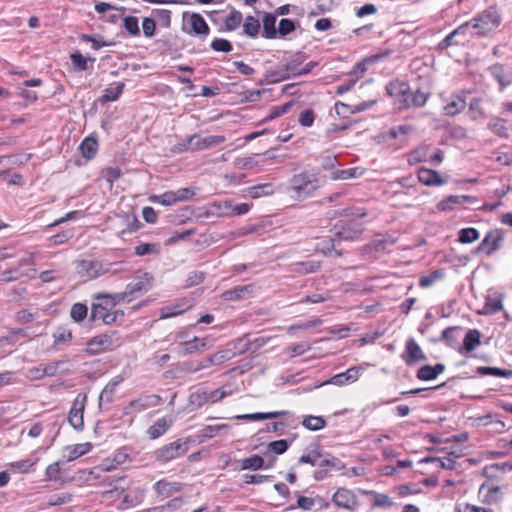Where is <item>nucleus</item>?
<instances>
[{
	"mask_svg": "<svg viewBox=\"0 0 512 512\" xmlns=\"http://www.w3.org/2000/svg\"><path fill=\"white\" fill-rule=\"evenodd\" d=\"M172 424V417H162L147 429V435L150 439H157L162 436Z\"/></svg>",
	"mask_w": 512,
	"mask_h": 512,
	"instance_id": "obj_19",
	"label": "nucleus"
},
{
	"mask_svg": "<svg viewBox=\"0 0 512 512\" xmlns=\"http://www.w3.org/2000/svg\"><path fill=\"white\" fill-rule=\"evenodd\" d=\"M469 109H470V112H471V116L470 117H471L472 120H478V119L484 117V111H483V109L481 107L480 99L473 98L470 101Z\"/></svg>",
	"mask_w": 512,
	"mask_h": 512,
	"instance_id": "obj_57",
	"label": "nucleus"
},
{
	"mask_svg": "<svg viewBox=\"0 0 512 512\" xmlns=\"http://www.w3.org/2000/svg\"><path fill=\"white\" fill-rule=\"evenodd\" d=\"M401 101L403 102L404 107H423L429 98V94L421 91H410L408 88L402 89L400 91Z\"/></svg>",
	"mask_w": 512,
	"mask_h": 512,
	"instance_id": "obj_10",
	"label": "nucleus"
},
{
	"mask_svg": "<svg viewBox=\"0 0 512 512\" xmlns=\"http://www.w3.org/2000/svg\"><path fill=\"white\" fill-rule=\"evenodd\" d=\"M373 495V505L375 507L389 508L393 505V501L388 495L381 493H373Z\"/></svg>",
	"mask_w": 512,
	"mask_h": 512,
	"instance_id": "obj_60",
	"label": "nucleus"
},
{
	"mask_svg": "<svg viewBox=\"0 0 512 512\" xmlns=\"http://www.w3.org/2000/svg\"><path fill=\"white\" fill-rule=\"evenodd\" d=\"M53 338H54V344L67 343L72 339V332H71V330H69L65 327H59L53 333Z\"/></svg>",
	"mask_w": 512,
	"mask_h": 512,
	"instance_id": "obj_54",
	"label": "nucleus"
},
{
	"mask_svg": "<svg viewBox=\"0 0 512 512\" xmlns=\"http://www.w3.org/2000/svg\"><path fill=\"white\" fill-rule=\"evenodd\" d=\"M87 314H88V308L85 304L78 302V303H74L72 305L71 310H70V317L75 322L83 321L87 317Z\"/></svg>",
	"mask_w": 512,
	"mask_h": 512,
	"instance_id": "obj_44",
	"label": "nucleus"
},
{
	"mask_svg": "<svg viewBox=\"0 0 512 512\" xmlns=\"http://www.w3.org/2000/svg\"><path fill=\"white\" fill-rule=\"evenodd\" d=\"M479 494L483 495L486 504H497L502 500V487L486 481L479 488Z\"/></svg>",
	"mask_w": 512,
	"mask_h": 512,
	"instance_id": "obj_13",
	"label": "nucleus"
},
{
	"mask_svg": "<svg viewBox=\"0 0 512 512\" xmlns=\"http://www.w3.org/2000/svg\"><path fill=\"white\" fill-rule=\"evenodd\" d=\"M182 487L183 484L180 482L161 479L154 484L153 489L158 495L169 497L179 492Z\"/></svg>",
	"mask_w": 512,
	"mask_h": 512,
	"instance_id": "obj_17",
	"label": "nucleus"
},
{
	"mask_svg": "<svg viewBox=\"0 0 512 512\" xmlns=\"http://www.w3.org/2000/svg\"><path fill=\"white\" fill-rule=\"evenodd\" d=\"M86 403L87 394H77L68 414L69 424L77 431H81L84 427V410L86 407Z\"/></svg>",
	"mask_w": 512,
	"mask_h": 512,
	"instance_id": "obj_6",
	"label": "nucleus"
},
{
	"mask_svg": "<svg viewBox=\"0 0 512 512\" xmlns=\"http://www.w3.org/2000/svg\"><path fill=\"white\" fill-rule=\"evenodd\" d=\"M512 472V462L495 463L483 468V475L487 478H493L499 474Z\"/></svg>",
	"mask_w": 512,
	"mask_h": 512,
	"instance_id": "obj_26",
	"label": "nucleus"
},
{
	"mask_svg": "<svg viewBox=\"0 0 512 512\" xmlns=\"http://www.w3.org/2000/svg\"><path fill=\"white\" fill-rule=\"evenodd\" d=\"M292 106H293V102H287L283 105L273 107L271 109L269 115H267L264 120L271 121L283 114H286L291 109Z\"/></svg>",
	"mask_w": 512,
	"mask_h": 512,
	"instance_id": "obj_56",
	"label": "nucleus"
},
{
	"mask_svg": "<svg viewBox=\"0 0 512 512\" xmlns=\"http://www.w3.org/2000/svg\"><path fill=\"white\" fill-rule=\"evenodd\" d=\"M188 445L181 439L165 444L153 452V457L160 463H167L186 454Z\"/></svg>",
	"mask_w": 512,
	"mask_h": 512,
	"instance_id": "obj_4",
	"label": "nucleus"
},
{
	"mask_svg": "<svg viewBox=\"0 0 512 512\" xmlns=\"http://www.w3.org/2000/svg\"><path fill=\"white\" fill-rule=\"evenodd\" d=\"M425 463H433L436 462L441 468L446 470H454L456 469V461L454 458L450 457H426L422 460Z\"/></svg>",
	"mask_w": 512,
	"mask_h": 512,
	"instance_id": "obj_40",
	"label": "nucleus"
},
{
	"mask_svg": "<svg viewBox=\"0 0 512 512\" xmlns=\"http://www.w3.org/2000/svg\"><path fill=\"white\" fill-rule=\"evenodd\" d=\"M303 426L311 431H317L325 426V420L320 416H307L302 421Z\"/></svg>",
	"mask_w": 512,
	"mask_h": 512,
	"instance_id": "obj_46",
	"label": "nucleus"
},
{
	"mask_svg": "<svg viewBox=\"0 0 512 512\" xmlns=\"http://www.w3.org/2000/svg\"><path fill=\"white\" fill-rule=\"evenodd\" d=\"M67 361L59 360L42 364V371L45 377H53L58 373L67 371Z\"/></svg>",
	"mask_w": 512,
	"mask_h": 512,
	"instance_id": "obj_29",
	"label": "nucleus"
},
{
	"mask_svg": "<svg viewBox=\"0 0 512 512\" xmlns=\"http://www.w3.org/2000/svg\"><path fill=\"white\" fill-rule=\"evenodd\" d=\"M120 382H122V378L121 377H116V378L112 379L104 387V389L101 391V393L99 395V406H101L102 401H106V402L112 401V398H113L114 392L116 390V387L118 386V384Z\"/></svg>",
	"mask_w": 512,
	"mask_h": 512,
	"instance_id": "obj_34",
	"label": "nucleus"
},
{
	"mask_svg": "<svg viewBox=\"0 0 512 512\" xmlns=\"http://www.w3.org/2000/svg\"><path fill=\"white\" fill-rule=\"evenodd\" d=\"M417 177L426 186H441L446 183L437 171L425 167L418 170Z\"/></svg>",
	"mask_w": 512,
	"mask_h": 512,
	"instance_id": "obj_14",
	"label": "nucleus"
},
{
	"mask_svg": "<svg viewBox=\"0 0 512 512\" xmlns=\"http://www.w3.org/2000/svg\"><path fill=\"white\" fill-rule=\"evenodd\" d=\"M260 30V23L258 19L253 16H247L243 24V31L247 36L255 37Z\"/></svg>",
	"mask_w": 512,
	"mask_h": 512,
	"instance_id": "obj_43",
	"label": "nucleus"
},
{
	"mask_svg": "<svg viewBox=\"0 0 512 512\" xmlns=\"http://www.w3.org/2000/svg\"><path fill=\"white\" fill-rule=\"evenodd\" d=\"M476 198L469 195H450L447 198L441 200L437 208L441 211L451 210L452 205H464V204H474L476 203Z\"/></svg>",
	"mask_w": 512,
	"mask_h": 512,
	"instance_id": "obj_15",
	"label": "nucleus"
},
{
	"mask_svg": "<svg viewBox=\"0 0 512 512\" xmlns=\"http://www.w3.org/2000/svg\"><path fill=\"white\" fill-rule=\"evenodd\" d=\"M263 32L266 38H274L277 30L275 28L276 16L271 13H266L263 17Z\"/></svg>",
	"mask_w": 512,
	"mask_h": 512,
	"instance_id": "obj_37",
	"label": "nucleus"
},
{
	"mask_svg": "<svg viewBox=\"0 0 512 512\" xmlns=\"http://www.w3.org/2000/svg\"><path fill=\"white\" fill-rule=\"evenodd\" d=\"M241 21H242V14L237 10H233L226 17L224 24H225V27L227 30L233 31L240 25Z\"/></svg>",
	"mask_w": 512,
	"mask_h": 512,
	"instance_id": "obj_51",
	"label": "nucleus"
},
{
	"mask_svg": "<svg viewBox=\"0 0 512 512\" xmlns=\"http://www.w3.org/2000/svg\"><path fill=\"white\" fill-rule=\"evenodd\" d=\"M332 502L338 508L349 511L356 510L358 506L357 497L355 494L346 488H339L332 496Z\"/></svg>",
	"mask_w": 512,
	"mask_h": 512,
	"instance_id": "obj_8",
	"label": "nucleus"
},
{
	"mask_svg": "<svg viewBox=\"0 0 512 512\" xmlns=\"http://www.w3.org/2000/svg\"><path fill=\"white\" fill-rule=\"evenodd\" d=\"M108 311L109 309H107V307H104L103 303H93L91 308V319L93 321H102V319L108 313Z\"/></svg>",
	"mask_w": 512,
	"mask_h": 512,
	"instance_id": "obj_59",
	"label": "nucleus"
},
{
	"mask_svg": "<svg viewBox=\"0 0 512 512\" xmlns=\"http://www.w3.org/2000/svg\"><path fill=\"white\" fill-rule=\"evenodd\" d=\"M152 280L153 277L151 274L147 272H139L135 276L134 280L126 286V289L123 292L116 294V297H118V300H124L126 298L131 300L137 298L150 289Z\"/></svg>",
	"mask_w": 512,
	"mask_h": 512,
	"instance_id": "obj_3",
	"label": "nucleus"
},
{
	"mask_svg": "<svg viewBox=\"0 0 512 512\" xmlns=\"http://www.w3.org/2000/svg\"><path fill=\"white\" fill-rule=\"evenodd\" d=\"M429 158V146L422 145L408 154V163L410 165H416L421 162L427 161Z\"/></svg>",
	"mask_w": 512,
	"mask_h": 512,
	"instance_id": "obj_30",
	"label": "nucleus"
},
{
	"mask_svg": "<svg viewBox=\"0 0 512 512\" xmlns=\"http://www.w3.org/2000/svg\"><path fill=\"white\" fill-rule=\"evenodd\" d=\"M75 269L80 277L87 280L97 278L110 271V268L106 267L102 262L86 259L76 261Z\"/></svg>",
	"mask_w": 512,
	"mask_h": 512,
	"instance_id": "obj_5",
	"label": "nucleus"
},
{
	"mask_svg": "<svg viewBox=\"0 0 512 512\" xmlns=\"http://www.w3.org/2000/svg\"><path fill=\"white\" fill-rule=\"evenodd\" d=\"M193 151L207 150L212 147L218 146L225 142L226 138L224 135H207L195 133L191 135Z\"/></svg>",
	"mask_w": 512,
	"mask_h": 512,
	"instance_id": "obj_9",
	"label": "nucleus"
},
{
	"mask_svg": "<svg viewBox=\"0 0 512 512\" xmlns=\"http://www.w3.org/2000/svg\"><path fill=\"white\" fill-rule=\"evenodd\" d=\"M364 170L359 167L336 170L331 173V179L333 180H349L360 177Z\"/></svg>",
	"mask_w": 512,
	"mask_h": 512,
	"instance_id": "obj_31",
	"label": "nucleus"
},
{
	"mask_svg": "<svg viewBox=\"0 0 512 512\" xmlns=\"http://www.w3.org/2000/svg\"><path fill=\"white\" fill-rule=\"evenodd\" d=\"M444 369L445 366L441 363L434 366L424 365L418 370L417 377L423 381L434 380L444 371Z\"/></svg>",
	"mask_w": 512,
	"mask_h": 512,
	"instance_id": "obj_21",
	"label": "nucleus"
},
{
	"mask_svg": "<svg viewBox=\"0 0 512 512\" xmlns=\"http://www.w3.org/2000/svg\"><path fill=\"white\" fill-rule=\"evenodd\" d=\"M481 335L477 329L469 330L463 340V346L460 349V353H469L475 350L481 343Z\"/></svg>",
	"mask_w": 512,
	"mask_h": 512,
	"instance_id": "obj_20",
	"label": "nucleus"
},
{
	"mask_svg": "<svg viewBox=\"0 0 512 512\" xmlns=\"http://www.w3.org/2000/svg\"><path fill=\"white\" fill-rule=\"evenodd\" d=\"M491 70L500 85V90H503L512 84V73L508 76L505 75L503 65L496 64L491 68Z\"/></svg>",
	"mask_w": 512,
	"mask_h": 512,
	"instance_id": "obj_35",
	"label": "nucleus"
},
{
	"mask_svg": "<svg viewBox=\"0 0 512 512\" xmlns=\"http://www.w3.org/2000/svg\"><path fill=\"white\" fill-rule=\"evenodd\" d=\"M79 150L84 158L91 160L98 151V142L92 136L86 137L80 144Z\"/></svg>",
	"mask_w": 512,
	"mask_h": 512,
	"instance_id": "obj_23",
	"label": "nucleus"
},
{
	"mask_svg": "<svg viewBox=\"0 0 512 512\" xmlns=\"http://www.w3.org/2000/svg\"><path fill=\"white\" fill-rule=\"evenodd\" d=\"M488 129L500 137H507L508 131L503 120L494 117L488 123Z\"/></svg>",
	"mask_w": 512,
	"mask_h": 512,
	"instance_id": "obj_49",
	"label": "nucleus"
},
{
	"mask_svg": "<svg viewBox=\"0 0 512 512\" xmlns=\"http://www.w3.org/2000/svg\"><path fill=\"white\" fill-rule=\"evenodd\" d=\"M247 192L251 198L256 199L273 194L274 189L271 183H263L248 188Z\"/></svg>",
	"mask_w": 512,
	"mask_h": 512,
	"instance_id": "obj_36",
	"label": "nucleus"
},
{
	"mask_svg": "<svg viewBox=\"0 0 512 512\" xmlns=\"http://www.w3.org/2000/svg\"><path fill=\"white\" fill-rule=\"evenodd\" d=\"M402 359L406 364L411 365L415 362L426 360V356L416 341L413 338H410L406 342Z\"/></svg>",
	"mask_w": 512,
	"mask_h": 512,
	"instance_id": "obj_12",
	"label": "nucleus"
},
{
	"mask_svg": "<svg viewBox=\"0 0 512 512\" xmlns=\"http://www.w3.org/2000/svg\"><path fill=\"white\" fill-rule=\"evenodd\" d=\"M286 414H288L287 411H274V412H266V413L257 412V413H251V414L237 415L235 418L239 419V420L260 421V420L278 418V417L284 416Z\"/></svg>",
	"mask_w": 512,
	"mask_h": 512,
	"instance_id": "obj_25",
	"label": "nucleus"
},
{
	"mask_svg": "<svg viewBox=\"0 0 512 512\" xmlns=\"http://www.w3.org/2000/svg\"><path fill=\"white\" fill-rule=\"evenodd\" d=\"M501 22V15L496 7H488L471 21L470 26L477 30L478 35H485L496 29Z\"/></svg>",
	"mask_w": 512,
	"mask_h": 512,
	"instance_id": "obj_2",
	"label": "nucleus"
},
{
	"mask_svg": "<svg viewBox=\"0 0 512 512\" xmlns=\"http://www.w3.org/2000/svg\"><path fill=\"white\" fill-rule=\"evenodd\" d=\"M478 372L482 375H492L495 377L512 378V370L501 369L497 367H479Z\"/></svg>",
	"mask_w": 512,
	"mask_h": 512,
	"instance_id": "obj_45",
	"label": "nucleus"
},
{
	"mask_svg": "<svg viewBox=\"0 0 512 512\" xmlns=\"http://www.w3.org/2000/svg\"><path fill=\"white\" fill-rule=\"evenodd\" d=\"M252 291V286H236L230 290H227L221 294V298L225 301H235L244 298L246 293Z\"/></svg>",
	"mask_w": 512,
	"mask_h": 512,
	"instance_id": "obj_28",
	"label": "nucleus"
},
{
	"mask_svg": "<svg viewBox=\"0 0 512 512\" xmlns=\"http://www.w3.org/2000/svg\"><path fill=\"white\" fill-rule=\"evenodd\" d=\"M92 444L90 442L79 443L74 445H69L63 450V457L67 462H71L92 450Z\"/></svg>",
	"mask_w": 512,
	"mask_h": 512,
	"instance_id": "obj_16",
	"label": "nucleus"
},
{
	"mask_svg": "<svg viewBox=\"0 0 512 512\" xmlns=\"http://www.w3.org/2000/svg\"><path fill=\"white\" fill-rule=\"evenodd\" d=\"M151 201L154 203H159L164 206H170L177 203L174 191H167L161 195L152 196Z\"/></svg>",
	"mask_w": 512,
	"mask_h": 512,
	"instance_id": "obj_53",
	"label": "nucleus"
},
{
	"mask_svg": "<svg viewBox=\"0 0 512 512\" xmlns=\"http://www.w3.org/2000/svg\"><path fill=\"white\" fill-rule=\"evenodd\" d=\"M232 202L231 201H220L213 202L210 204L208 213L218 217L231 216Z\"/></svg>",
	"mask_w": 512,
	"mask_h": 512,
	"instance_id": "obj_27",
	"label": "nucleus"
},
{
	"mask_svg": "<svg viewBox=\"0 0 512 512\" xmlns=\"http://www.w3.org/2000/svg\"><path fill=\"white\" fill-rule=\"evenodd\" d=\"M470 27V23L469 22H466L464 23L463 25L459 26L458 28H456L455 30H453L451 33H449L442 41L441 43L439 44L440 48H447L449 46H451L452 44H454L453 40L456 36L458 35H461V34H465V32L467 31V29ZM455 44H457V42H455Z\"/></svg>",
	"mask_w": 512,
	"mask_h": 512,
	"instance_id": "obj_42",
	"label": "nucleus"
},
{
	"mask_svg": "<svg viewBox=\"0 0 512 512\" xmlns=\"http://www.w3.org/2000/svg\"><path fill=\"white\" fill-rule=\"evenodd\" d=\"M264 467V459L255 454L241 460L242 470H259Z\"/></svg>",
	"mask_w": 512,
	"mask_h": 512,
	"instance_id": "obj_38",
	"label": "nucleus"
},
{
	"mask_svg": "<svg viewBox=\"0 0 512 512\" xmlns=\"http://www.w3.org/2000/svg\"><path fill=\"white\" fill-rule=\"evenodd\" d=\"M480 234L475 228H464L459 231V241L461 243H472L479 238Z\"/></svg>",
	"mask_w": 512,
	"mask_h": 512,
	"instance_id": "obj_50",
	"label": "nucleus"
},
{
	"mask_svg": "<svg viewBox=\"0 0 512 512\" xmlns=\"http://www.w3.org/2000/svg\"><path fill=\"white\" fill-rule=\"evenodd\" d=\"M231 358V352L229 350L218 351L212 356L208 357V363L213 365H220Z\"/></svg>",
	"mask_w": 512,
	"mask_h": 512,
	"instance_id": "obj_61",
	"label": "nucleus"
},
{
	"mask_svg": "<svg viewBox=\"0 0 512 512\" xmlns=\"http://www.w3.org/2000/svg\"><path fill=\"white\" fill-rule=\"evenodd\" d=\"M500 237L494 233H488L479 246V250H485L488 254L495 251L499 246Z\"/></svg>",
	"mask_w": 512,
	"mask_h": 512,
	"instance_id": "obj_41",
	"label": "nucleus"
},
{
	"mask_svg": "<svg viewBox=\"0 0 512 512\" xmlns=\"http://www.w3.org/2000/svg\"><path fill=\"white\" fill-rule=\"evenodd\" d=\"M444 276V273L441 270H436L428 276H424L420 279L419 285L422 288L430 287L435 283L437 279H440Z\"/></svg>",
	"mask_w": 512,
	"mask_h": 512,
	"instance_id": "obj_62",
	"label": "nucleus"
},
{
	"mask_svg": "<svg viewBox=\"0 0 512 512\" xmlns=\"http://www.w3.org/2000/svg\"><path fill=\"white\" fill-rule=\"evenodd\" d=\"M211 48L218 52H230L232 50L231 43L222 38H216L211 42Z\"/></svg>",
	"mask_w": 512,
	"mask_h": 512,
	"instance_id": "obj_64",
	"label": "nucleus"
},
{
	"mask_svg": "<svg viewBox=\"0 0 512 512\" xmlns=\"http://www.w3.org/2000/svg\"><path fill=\"white\" fill-rule=\"evenodd\" d=\"M323 185V180L315 173L302 171L294 174L288 186V191L297 199L304 200L314 194Z\"/></svg>",
	"mask_w": 512,
	"mask_h": 512,
	"instance_id": "obj_1",
	"label": "nucleus"
},
{
	"mask_svg": "<svg viewBox=\"0 0 512 512\" xmlns=\"http://www.w3.org/2000/svg\"><path fill=\"white\" fill-rule=\"evenodd\" d=\"M188 150L193 151L191 135L185 137L184 139H182L180 142H178L171 148V151L173 153H183Z\"/></svg>",
	"mask_w": 512,
	"mask_h": 512,
	"instance_id": "obj_63",
	"label": "nucleus"
},
{
	"mask_svg": "<svg viewBox=\"0 0 512 512\" xmlns=\"http://www.w3.org/2000/svg\"><path fill=\"white\" fill-rule=\"evenodd\" d=\"M124 86L125 84L123 82H118L115 85L106 88L103 91L100 101L102 103L116 101L122 94Z\"/></svg>",
	"mask_w": 512,
	"mask_h": 512,
	"instance_id": "obj_32",
	"label": "nucleus"
},
{
	"mask_svg": "<svg viewBox=\"0 0 512 512\" xmlns=\"http://www.w3.org/2000/svg\"><path fill=\"white\" fill-rule=\"evenodd\" d=\"M443 101L445 102L443 112L447 116H455L464 111L467 106L466 98L460 94H452Z\"/></svg>",
	"mask_w": 512,
	"mask_h": 512,
	"instance_id": "obj_11",
	"label": "nucleus"
},
{
	"mask_svg": "<svg viewBox=\"0 0 512 512\" xmlns=\"http://www.w3.org/2000/svg\"><path fill=\"white\" fill-rule=\"evenodd\" d=\"M229 428V425L227 424H215V425H207L202 429V436L207 438H212L217 435L222 434L223 432H226Z\"/></svg>",
	"mask_w": 512,
	"mask_h": 512,
	"instance_id": "obj_47",
	"label": "nucleus"
},
{
	"mask_svg": "<svg viewBox=\"0 0 512 512\" xmlns=\"http://www.w3.org/2000/svg\"><path fill=\"white\" fill-rule=\"evenodd\" d=\"M115 341L112 335L100 334L91 338L86 344V352L90 355H97L112 349Z\"/></svg>",
	"mask_w": 512,
	"mask_h": 512,
	"instance_id": "obj_7",
	"label": "nucleus"
},
{
	"mask_svg": "<svg viewBox=\"0 0 512 512\" xmlns=\"http://www.w3.org/2000/svg\"><path fill=\"white\" fill-rule=\"evenodd\" d=\"M183 339L182 334L177 335V340L183 343V348L179 350V353L182 355L194 353L206 346L205 341L197 337H194V339L190 341H182Z\"/></svg>",
	"mask_w": 512,
	"mask_h": 512,
	"instance_id": "obj_24",
	"label": "nucleus"
},
{
	"mask_svg": "<svg viewBox=\"0 0 512 512\" xmlns=\"http://www.w3.org/2000/svg\"><path fill=\"white\" fill-rule=\"evenodd\" d=\"M101 176L109 183L111 188L113 183L121 176V170L119 167H107L101 171Z\"/></svg>",
	"mask_w": 512,
	"mask_h": 512,
	"instance_id": "obj_52",
	"label": "nucleus"
},
{
	"mask_svg": "<svg viewBox=\"0 0 512 512\" xmlns=\"http://www.w3.org/2000/svg\"><path fill=\"white\" fill-rule=\"evenodd\" d=\"M155 397L154 396H146L144 398H138L130 402L127 409H131L135 412H140L147 409L150 406L155 405Z\"/></svg>",
	"mask_w": 512,
	"mask_h": 512,
	"instance_id": "obj_39",
	"label": "nucleus"
},
{
	"mask_svg": "<svg viewBox=\"0 0 512 512\" xmlns=\"http://www.w3.org/2000/svg\"><path fill=\"white\" fill-rule=\"evenodd\" d=\"M232 389L227 387H222L219 389H215L209 393L203 392V400L204 402L216 403L223 398L232 394Z\"/></svg>",
	"mask_w": 512,
	"mask_h": 512,
	"instance_id": "obj_33",
	"label": "nucleus"
},
{
	"mask_svg": "<svg viewBox=\"0 0 512 512\" xmlns=\"http://www.w3.org/2000/svg\"><path fill=\"white\" fill-rule=\"evenodd\" d=\"M124 27L125 29L133 36H137L140 34V29L138 26V19L134 16H127L124 18Z\"/></svg>",
	"mask_w": 512,
	"mask_h": 512,
	"instance_id": "obj_58",
	"label": "nucleus"
},
{
	"mask_svg": "<svg viewBox=\"0 0 512 512\" xmlns=\"http://www.w3.org/2000/svg\"><path fill=\"white\" fill-rule=\"evenodd\" d=\"M289 447V442L287 440L281 439L272 441L267 445V453L273 452L275 454H283L287 451Z\"/></svg>",
	"mask_w": 512,
	"mask_h": 512,
	"instance_id": "obj_55",
	"label": "nucleus"
},
{
	"mask_svg": "<svg viewBox=\"0 0 512 512\" xmlns=\"http://www.w3.org/2000/svg\"><path fill=\"white\" fill-rule=\"evenodd\" d=\"M290 76H291L290 64H288L286 66L285 72H283V73H280V72L274 71V70H267L266 74H265V78H266L267 82H269V83L280 82L282 80L289 78Z\"/></svg>",
	"mask_w": 512,
	"mask_h": 512,
	"instance_id": "obj_48",
	"label": "nucleus"
},
{
	"mask_svg": "<svg viewBox=\"0 0 512 512\" xmlns=\"http://www.w3.org/2000/svg\"><path fill=\"white\" fill-rule=\"evenodd\" d=\"M191 32L196 35L207 36L209 34V26L205 19L198 13H193L189 18Z\"/></svg>",
	"mask_w": 512,
	"mask_h": 512,
	"instance_id": "obj_22",
	"label": "nucleus"
},
{
	"mask_svg": "<svg viewBox=\"0 0 512 512\" xmlns=\"http://www.w3.org/2000/svg\"><path fill=\"white\" fill-rule=\"evenodd\" d=\"M361 374L360 367H351L345 372L339 373L334 375L328 383L336 385V386H342L348 383L355 382Z\"/></svg>",
	"mask_w": 512,
	"mask_h": 512,
	"instance_id": "obj_18",
	"label": "nucleus"
}]
</instances>
